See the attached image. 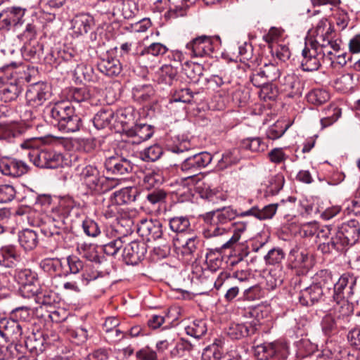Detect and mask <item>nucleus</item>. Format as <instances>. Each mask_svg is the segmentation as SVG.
<instances>
[{
  "label": "nucleus",
  "mask_w": 360,
  "mask_h": 360,
  "mask_svg": "<svg viewBox=\"0 0 360 360\" xmlns=\"http://www.w3.org/2000/svg\"><path fill=\"white\" fill-rule=\"evenodd\" d=\"M37 32L36 26L33 23H27L22 32L18 35V38L24 44H30L32 40L36 39Z\"/></svg>",
  "instance_id": "nucleus-57"
},
{
  "label": "nucleus",
  "mask_w": 360,
  "mask_h": 360,
  "mask_svg": "<svg viewBox=\"0 0 360 360\" xmlns=\"http://www.w3.org/2000/svg\"><path fill=\"white\" fill-rule=\"evenodd\" d=\"M168 51L166 46L161 43H152L148 46L144 48L140 53L141 56L151 55L153 56H163Z\"/></svg>",
  "instance_id": "nucleus-52"
},
{
  "label": "nucleus",
  "mask_w": 360,
  "mask_h": 360,
  "mask_svg": "<svg viewBox=\"0 0 360 360\" xmlns=\"http://www.w3.org/2000/svg\"><path fill=\"white\" fill-rule=\"evenodd\" d=\"M201 240L197 236H193L187 239L185 244L181 247V254L188 257V259L195 258L198 256V252L200 250Z\"/></svg>",
  "instance_id": "nucleus-38"
},
{
  "label": "nucleus",
  "mask_w": 360,
  "mask_h": 360,
  "mask_svg": "<svg viewBox=\"0 0 360 360\" xmlns=\"http://www.w3.org/2000/svg\"><path fill=\"white\" fill-rule=\"evenodd\" d=\"M22 342L25 344V347L30 353L36 355L44 351L46 346V339L41 331H32L25 335Z\"/></svg>",
  "instance_id": "nucleus-17"
},
{
  "label": "nucleus",
  "mask_w": 360,
  "mask_h": 360,
  "mask_svg": "<svg viewBox=\"0 0 360 360\" xmlns=\"http://www.w3.org/2000/svg\"><path fill=\"white\" fill-rule=\"evenodd\" d=\"M277 209L278 204L276 203L269 204L262 209H259L258 206H252L246 210L225 207L213 212L210 215L212 217L214 222H219L220 224L224 225L237 217H245L252 216L260 221L269 219L275 215Z\"/></svg>",
  "instance_id": "nucleus-2"
},
{
  "label": "nucleus",
  "mask_w": 360,
  "mask_h": 360,
  "mask_svg": "<svg viewBox=\"0 0 360 360\" xmlns=\"http://www.w3.org/2000/svg\"><path fill=\"white\" fill-rule=\"evenodd\" d=\"M285 182L284 176L282 174H277L269 178L265 193L266 195H274L277 194L283 188Z\"/></svg>",
  "instance_id": "nucleus-42"
},
{
  "label": "nucleus",
  "mask_w": 360,
  "mask_h": 360,
  "mask_svg": "<svg viewBox=\"0 0 360 360\" xmlns=\"http://www.w3.org/2000/svg\"><path fill=\"white\" fill-rule=\"evenodd\" d=\"M172 4L174 5V8H170L167 13L165 17L169 19H175L180 16H184L186 13V2L184 0H168Z\"/></svg>",
  "instance_id": "nucleus-50"
},
{
  "label": "nucleus",
  "mask_w": 360,
  "mask_h": 360,
  "mask_svg": "<svg viewBox=\"0 0 360 360\" xmlns=\"http://www.w3.org/2000/svg\"><path fill=\"white\" fill-rule=\"evenodd\" d=\"M206 226L204 228L202 234L205 238H210L224 235L226 230L222 227L219 222H214L212 217L207 214L205 217Z\"/></svg>",
  "instance_id": "nucleus-33"
},
{
  "label": "nucleus",
  "mask_w": 360,
  "mask_h": 360,
  "mask_svg": "<svg viewBox=\"0 0 360 360\" xmlns=\"http://www.w3.org/2000/svg\"><path fill=\"white\" fill-rule=\"evenodd\" d=\"M74 144L79 150L85 153L93 151L96 146V141L93 138H79L74 141Z\"/></svg>",
  "instance_id": "nucleus-58"
},
{
  "label": "nucleus",
  "mask_w": 360,
  "mask_h": 360,
  "mask_svg": "<svg viewBox=\"0 0 360 360\" xmlns=\"http://www.w3.org/2000/svg\"><path fill=\"white\" fill-rule=\"evenodd\" d=\"M183 70L191 82L197 83L203 74V67L198 63L186 62L183 65Z\"/></svg>",
  "instance_id": "nucleus-39"
},
{
  "label": "nucleus",
  "mask_w": 360,
  "mask_h": 360,
  "mask_svg": "<svg viewBox=\"0 0 360 360\" xmlns=\"http://www.w3.org/2000/svg\"><path fill=\"white\" fill-rule=\"evenodd\" d=\"M185 331L190 336L200 338L205 335L207 331V321L204 319L194 320L185 327Z\"/></svg>",
  "instance_id": "nucleus-34"
},
{
  "label": "nucleus",
  "mask_w": 360,
  "mask_h": 360,
  "mask_svg": "<svg viewBox=\"0 0 360 360\" xmlns=\"http://www.w3.org/2000/svg\"><path fill=\"white\" fill-rule=\"evenodd\" d=\"M115 112L112 109H102L94 116L93 123L97 129L114 127Z\"/></svg>",
  "instance_id": "nucleus-30"
},
{
  "label": "nucleus",
  "mask_w": 360,
  "mask_h": 360,
  "mask_svg": "<svg viewBox=\"0 0 360 360\" xmlns=\"http://www.w3.org/2000/svg\"><path fill=\"white\" fill-rule=\"evenodd\" d=\"M9 318L20 323H25L31 318L30 309L27 307H17L12 310Z\"/></svg>",
  "instance_id": "nucleus-53"
},
{
  "label": "nucleus",
  "mask_w": 360,
  "mask_h": 360,
  "mask_svg": "<svg viewBox=\"0 0 360 360\" xmlns=\"http://www.w3.org/2000/svg\"><path fill=\"white\" fill-rule=\"evenodd\" d=\"M137 233L146 241L155 240L162 236V226L158 220L142 219L137 225Z\"/></svg>",
  "instance_id": "nucleus-14"
},
{
  "label": "nucleus",
  "mask_w": 360,
  "mask_h": 360,
  "mask_svg": "<svg viewBox=\"0 0 360 360\" xmlns=\"http://www.w3.org/2000/svg\"><path fill=\"white\" fill-rule=\"evenodd\" d=\"M284 258L285 253L283 250L279 248L270 250L264 257L266 263L271 265L281 263Z\"/></svg>",
  "instance_id": "nucleus-56"
},
{
  "label": "nucleus",
  "mask_w": 360,
  "mask_h": 360,
  "mask_svg": "<svg viewBox=\"0 0 360 360\" xmlns=\"http://www.w3.org/2000/svg\"><path fill=\"white\" fill-rule=\"evenodd\" d=\"M54 120L53 124L64 133H72L79 130L82 120L75 113V110L68 102L56 103L49 112Z\"/></svg>",
  "instance_id": "nucleus-5"
},
{
  "label": "nucleus",
  "mask_w": 360,
  "mask_h": 360,
  "mask_svg": "<svg viewBox=\"0 0 360 360\" xmlns=\"http://www.w3.org/2000/svg\"><path fill=\"white\" fill-rule=\"evenodd\" d=\"M214 41H220L219 37L214 38L202 35L198 37L186 44V49L191 51L193 57L205 58L210 57L214 50Z\"/></svg>",
  "instance_id": "nucleus-9"
},
{
  "label": "nucleus",
  "mask_w": 360,
  "mask_h": 360,
  "mask_svg": "<svg viewBox=\"0 0 360 360\" xmlns=\"http://www.w3.org/2000/svg\"><path fill=\"white\" fill-rule=\"evenodd\" d=\"M20 260V255L15 246L6 245L0 248V266L13 268Z\"/></svg>",
  "instance_id": "nucleus-25"
},
{
  "label": "nucleus",
  "mask_w": 360,
  "mask_h": 360,
  "mask_svg": "<svg viewBox=\"0 0 360 360\" xmlns=\"http://www.w3.org/2000/svg\"><path fill=\"white\" fill-rule=\"evenodd\" d=\"M21 87L16 83H6L3 77H0V98L5 103L16 100L21 93Z\"/></svg>",
  "instance_id": "nucleus-28"
},
{
  "label": "nucleus",
  "mask_w": 360,
  "mask_h": 360,
  "mask_svg": "<svg viewBox=\"0 0 360 360\" xmlns=\"http://www.w3.org/2000/svg\"><path fill=\"white\" fill-rule=\"evenodd\" d=\"M94 18L86 13L76 15L72 20V29L75 34L82 35L87 33L94 25Z\"/></svg>",
  "instance_id": "nucleus-27"
},
{
  "label": "nucleus",
  "mask_w": 360,
  "mask_h": 360,
  "mask_svg": "<svg viewBox=\"0 0 360 360\" xmlns=\"http://www.w3.org/2000/svg\"><path fill=\"white\" fill-rule=\"evenodd\" d=\"M15 195L14 187L9 184L0 185V202H11Z\"/></svg>",
  "instance_id": "nucleus-62"
},
{
  "label": "nucleus",
  "mask_w": 360,
  "mask_h": 360,
  "mask_svg": "<svg viewBox=\"0 0 360 360\" xmlns=\"http://www.w3.org/2000/svg\"><path fill=\"white\" fill-rule=\"evenodd\" d=\"M18 241L26 251L34 249L38 244V236L35 231L26 229L19 232Z\"/></svg>",
  "instance_id": "nucleus-31"
},
{
  "label": "nucleus",
  "mask_w": 360,
  "mask_h": 360,
  "mask_svg": "<svg viewBox=\"0 0 360 360\" xmlns=\"http://www.w3.org/2000/svg\"><path fill=\"white\" fill-rule=\"evenodd\" d=\"M221 358L222 347L216 342L206 347L202 354V360H221Z\"/></svg>",
  "instance_id": "nucleus-46"
},
{
  "label": "nucleus",
  "mask_w": 360,
  "mask_h": 360,
  "mask_svg": "<svg viewBox=\"0 0 360 360\" xmlns=\"http://www.w3.org/2000/svg\"><path fill=\"white\" fill-rule=\"evenodd\" d=\"M134 123V117L129 109L120 110L115 113L114 127L120 125L123 130L128 131L129 125Z\"/></svg>",
  "instance_id": "nucleus-37"
},
{
  "label": "nucleus",
  "mask_w": 360,
  "mask_h": 360,
  "mask_svg": "<svg viewBox=\"0 0 360 360\" xmlns=\"http://www.w3.org/2000/svg\"><path fill=\"white\" fill-rule=\"evenodd\" d=\"M136 357L139 360H158L156 352L148 346H146L136 352Z\"/></svg>",
  "instance_id": "nucleus-64"
},
{
  "label": "nucleus",
  "mask_w": 360,
  "mask_h": 360,
  "mask_svg": "<svg viewBox=\"0 0 360 360\" xmlns=\"http://www.w3.org/2000/svg\"><path fill=\"white\" fill-rule=\"evenodd\" d=\"M20 134V130L15 125H1L0 139L11 142L13 139Z\"/></svg>",
  "instance_id": "nucleus-59"
},
{
  "label": "nucleus",
  "mask_w": 360,
  "mask_h": 360,
  "mask_svg": "<svg viewBox=\"0 0 360 360\" xmlns=\"http://www.w3.org/2000/svg\"><path fill=\"white\" fill-rule=\"evenodd\" d=\"M359 238L360 224L352 219L342 224L330 241L321 243L319 249L323 253H329L333 250L342 251L347 246L355 244Z\"/></svg>",
  "instance_id": "nucleus-3"
},
{
  "label": "nucleus",
  "mask_w": 360,
  "mask_h": 360,
  "mask_svg": "<svg viewBox=\"0 0 360 360\" xmlns=\"http://www.w3.org/2000/svg\"><path fill=\"white\" fill-rule=\"evenodd\" d=\"M283 281V273L281 269H271L266 276V288L271 290L281 285Z\"/></svg>",
  "instance_id": "nucleus-44"
},
{
  "label": "nucleus",
  "mask_w": 360,
  "mask_h": 360,
  "mask_svg": "<svg viewBox=\"0 0 360 360\" xmlns=\"http://www.w3.org/2000/svg\"><path fill=\"white\" fill-rule=\"evenodd\" d=\"M323 296V290L313 283L302 290L299 295L300 303L303 306H311L319 302Z\"/></svg>",
  "instance_id": "nucleus-22"
},
{
  "label": "nucleus",
  "mask_w": 360,
  "mask_h": 360,
  "mask_svg": "<svg viewBox=\"0 0 360 360\" xmlns=\"http://www.w3.org/2000/svg\"><path fill=\"white\" fill-rule=\"evenodd\" d=\"M334 280L330 271L323 269L318 271L313 277L314 285H318L321 290H330L334 285Z\"/></svg>",
  "instance_id": "nucleus-35"
},
{
  "label": "nucleus",
  "mask_w": 360,
  "mask_h": 360,
  "mask_svg": "<svg viewBox=\"0 0 360 360\" xmlns=\"http://www.w3.org/2000/svg\"><path fill=\"white\" fill-rule=\"evenodd\" d=\"M280 89L290 96L301 93V84L299 77L293 72L287 73L279 78Z\"/></svg>",
  "instance_id": "nucleus-23"
},
{
  "label": "nucleus",
  "mask_w": 360,
  "mask_h": 360,
  "mask_svg": "<svg viewBox=\"0 0 360 360\" xmlns=\"http://www.w3.org/2000/svg\"><path fill=\"white\" fill-rule=\"evenodd\" d=\"M169 225L175 233L189 232L191 230L190 221L186 217H174L169 219Z\"/></svg>",
  "instance_id": "nucleus-40"
},
{
  "label": "nucleus",
  "mask_w": 360,
  "mask_h": 360,
  "mask_svg": "<svg viewBox=\"0 0 360 360\" xmlns=\"http://www.w3.org/2000/svg\"><path fill=\"white\" fill-rule=\"evenodd\" d=\"M313 7L330 6L335 8L337 24L345 27L349 22V15L346 11L340 8L341 0H310Z\"/></svg>",
  "instance_id": "nucleus-19"
},
{
  "label": "nucleus",
  "mask_w": 360,
  "mask_h": 360,
  "mask_svg": "<svg viewBox=\"0 0 360 360\" xmlns=\"http://www.w3.org/2000/svg\"><path fill=\"white\" fill-rule=\"evenodd\" d=\"M233 225L234 227L233 234L227 242L221 245V249L229 248L233 244L236 243L240 238L241 234L246 231L248 227V222L243 221H238L234 222Z\"/></svg>",
  "instance_id": "nucleus-43"
},
{
  "label": "nucleus",
  "mask_w": 360,
  "mask_h": 360,
  "mask_svg": "<svg viewBox=\"0 0 360 360\" xmlns=\"http://www.w3.org/2000/svg\"><path fill=\"white\" fill-rule=\"evenodd\" d=\"M288 128V125L283 122H277L271 126L267 131V137L270 139L275 140L281 137Z\"/></svg>",
  "instance_id": "nucleus-60"
},
{
  "label": "nucleus",
  "mask_w": 360,
  "mask_h": 360,
  "mask_svg": "<svg viewBox=\"0 0 360 360\" xmlns=\"http://www.w3.org/2000/svg\"><path fill=\"white\" fill-rule=\"evenodd\" d=\"M356 278L349 274H342L336 283L334 282L333 297L337 304H340L341 300H344L343 291L349 286V288L352 286H356Z\"/></svg>",
  "instance_id": "nucleus-21"
},
{
  "label": "nucleus",
  "mask_w": 360,
  "mask_h": 360,
  "mask_svg": "<svg viewBox=\"0 0 360 360\" xmlns=\"http://www.w3.org/2000/svg\"><path fill=\"white\" fill-rule=\"evenodd\" d=\"M162 153V148L159 145L155 144L141 152V157L144 161L155 162L161 157Z\"/></svg>",
  "instance_id": "nucleus-51"
},
{
  "label": "nucleus",
  "mask_w": 360,
  "mask_h": 360,
  "mask_svg": "<svg viewBox=\"0 0 360 360\" xmlns=\"http://www.w3.org/2000/svg\"><path fill=\"white\" fill-rule=\"evenodd\" d=\"M333 29L325 18L319 21L315 28L314 43L322 62L335 66V58L340 51V44L333 39Z\"/></svg>",
  "instance_id": "nucleus-1"
},
{
  "label": "nucleus",
  "mask_w": 360,
  "mask_h": 360,
  "mask_svg": "<svg viewBox=\"0 0 360 360\" xmlns=\"http://www.w3.org/2000/svg\"><path fill=\"white\" fill-rule=\"evenodd\" d=\"M322 332L326 336H331L338 333V318L331 312L326 314L321 319Z\"/></svg>",
  "instance_id": "nucleus-36"
},
{
  "label": "nucleus",
  "mask_w": 360,
  "mask_h": 360,
  "mask_svg": "<svg viewBox=\"0 0 360 360\" xmlns=\"http://www.w3.org/2000/svg\"><path fill=\"white\" fill-rule=\"evenodd\" d=\"M77 174L80 181L89 189L98 192L104 190L103 183L107 179L100 174L96 167L91 165L79 166L77 168Z\"/></svg>",
  "instance_id": "nucleus-8"
},
{
  "label": "nucleus",
  "mask_w": 360,
  "mask_h": 360,
  "mask_svg": "<svg viewBox=\"0 0 360 360\" xmlns=\"http://www.w3.org/2000/svg\"><path fill=\"white\" fill-rule=\"evenodd\" d=\"M260 69L269 83L273 82L281 77L279 68L273 63L265 64Z\"/></svg>",
  "instance_id": "nucleus-55"
},
{
  "label": "nucleus",
  "mask_w": 360,
  "mask_h": 360,
  "mask_svg": "<svg viewBox=\"0 0 360 360\" xmlns=\"http://www.w3.org/2000/svg\"><path fill=\"white\" fill-rule=\"evenodd\" d=\"M98 70L108 77H116L122 71V65L120 60L112 57L102 58L97 64Z\"/></svg>",
  "instance_id": "nucleus-26"
},
{
  "label": "nucleus",
  "mask_w": 360,
  "mask_h": 360,
  "mask_svg": "<svg viewBox=\"0 0 360 360\" xmlns=\"http://www.w3.org/2000/svg\"><path fill=\"white\" fill-rule=\"evenodd\" d=\"M288 260L291 267L294 269H308L311 266L307 252L298 247L290 250Z\"/></svg>",
  "instance_id": "nucleus-24"
},
{
  "label": "nucleus",
  "mask_w": 360,
  "mask_h": 360,
  "mask_svg": "<svg viewBox=\"0 0 360 360\" xmlns=\"http://www.w3.org/2000/svg\"><path fill=\"white\" fill-rule=\"evenodd\" d=\"M49 96V88L43 82H37L30 85L26 92V100L28 105L32 107L41 105Z\"/></svg>",
  "instance_id": "nucleus-15"
},
{
  "label": "nucleus",
  "mask_w": 360,
  "mask_h": 360,
  "mask_svg": "<svg viewBox=\"0 0 360 360\" xmlns=\"http://www.w3.org/2000/svg\"><path fill=\"white\" fill-rule=\"evenodd\" d=\"M74 57L73 54L70 52L66 51L65 50L54 51L51 50V52L46 56V60L49 63H60V58L63 60H70Z\"/></svg>",
  "instance_id": "nucleus-54"
},
{
  "label": "nucleus",
  "mask_w": 360,
  "mask_h": 360,
  "mask_svg": "<svg viewBox=\"0 0 360 360\" xmlns=\"http://www.w3.org/2000/svg\"><path fill=\"white\" fill-rule=\"evenodd\" d=\"M195 189L203 198L212 200L218 191L213 187L211 181L208 179L202 181H197Z\"/></svg>",
  "instance_id": "nucleus-41"
},
{
  "label": "nucleus",
  "mask_w": 360,
  "mask_h": 360,
  "mask_svg": "<svg viewBox=\"0 0 360 360\" xmlns=\"http://www.w3.org/2000/svg\"><path fill=\"white\" fill-rule=\"evenodd\" d=\"M18 283L21 285L20 291L22 296L30 297L37 296L39 300L41 292H39V281L28 269L20 270L17 275Z\"/></svg>",
  "instance_id": "nucleus-11"
},
{
  "label": "nucleus",
  "mask_w": 360,
  "mask_h": 360,
  "mask_svg": "<svg viewBox=\"0 0 360 360\" xmlns=\"http://www.w3.org/2000/svg\"><path fill=\"white\" fill-rule=\"evenodd\" d=\"M153 129L150 125L139 124L129 129L127 135L134 139L132 143H139L149 139L153 136Z\"/></svg>",
  "instance_id": "nucleus-29"
},
{
  "label": "nucleus",
  "mask_w": 360,
  "mask_h": 360,
  "mask_svg": "<svg viewBox=\"0 0 360 360\" xmlns=\"http://www.w3.org/2000/svg\"><path fill=\"white\" fill-rule=\"evenodd\" d=\"M27 170L28 166L22 160L10 157H4L0 160V171L4 175L18 177Z\"/></svg>",
  "instance_id": "nucleus-16"
},
{
  "label": "nucleus",
  "mask_w": 360,
  "mask_h": 360,
  "mask_svg": "<svg viewBox=\"0 0 360 360\" xmlns=\"http://www.w3.org/2000/svg\"><path fill=\"white\" fill-rule=\"evenodd\" d=\"M282 345L278 343H265L254 347V354L259 360H268L271 358H280Z\"/></svg>",
  "instance_id": "nucleus-20"
},
{
  "label": "nucleus",
  "mask_w": 360,
  "mask_h": 360,
  "mask_svg": "<svg viewBox=\"0 0 360 360\" xmlns=\"http://www.w3.org/2000/svg\"><path fill=\"white\" fill-rule=\"evenodd\" d=\"M330 98L329 94L326 90L315 89L311 90L307 95V100L309 103L321 105Z\"/></svg>",
  "instance_id": "nucleus-45"
},
{
  "label": "nucleus",
  "mask_w": 360,
  "mask_h": 360,
  "mask_svg": "<svg viewBox=\"0 0 360 360\" xmlns=\"http://www.w3.org/2000/svg\"><path fill=\"white\" fill-rule=\"evenodd\" d=\"M302 55L303 58L301 61V67L304 71L309 72L319 69L322 58L319 56V52L314 41L309 40L305 42Z\"/></svg>",
  "instance_id": "nucleus-12"
},
{
  "label": "nucleus",
  "mask_w": 360,
  "mask_h": 360,
  "mask_svg": "<svg viewBox=\"0 0 360 360\" xmlns=\"http://www.w3.org/2000/svg\"><path fill=\"white\" fill-rule=\"evenodd\" d=\"M146 252L147 245L144 242L134 240L124 247L122 257L126 264L136 265L144 259Z\"/></svg>",
  "instance_id": "nucleus-13"
},
{
  "label": "nucleus",
  "mask_w": 360,
  "mask_h": 360,
  "mask_svg": "<svg viewBox=\"0 0 360 360\" xmlns=\"http://www.w3.org/2000/svg\"><path fill=\"white\" fill-rule=\"evenodd\" d=\"M241 146L244 149L252 152H262L267 147L266 144L259 137L248 138L243 140Z\"/></svg>",
  "instance_id": "nucleus-48"
},
{
  "label": "nucleus",
  "mask_w": 360,
  "mask_h": 360,
  "mask_svg": "<svg viewBox=\"0 0 360 360\" xmlns=\"http://www.w3.org/2000/svg\"><path fill=\"white\" fill-rule=\"evenodd\" d=\"M246 314L251 317L255 316L250 321L243 323H233L228 328L227 334L231 339L239 340L253 335L257 330L260 315L263 318L268 314L267 310H262L260 308L250 309Z\"/></svg>",
  "instance_id": "nucleus-6"
},
{
  "label": "nucleus",
  "mask_w": 360,
  "mask_h": 360,
  "mask_svg": "<svg viewBox=\"0 0 360 360\" xmlns=\"http://www.w3.org/2000/svg\"><path fill=\"white\" fill-rule=\"evenodd\" d=\"M82 228L84 232L89 236L96 237L101 233L98 224L91 219H86L83 221Z\"/></svg>",
  "instance_id": "nucleus-63"
},
{
  "label": "nucleus",
  "mask_w": 360,
  "mask_h": 360,
  "mask_svg": "<svg viewBox=\"0 0 360 360\" xmlns=\"http://www.w3.org/2000/svg\"><path fill=\"white\" fill-rule=\"evenodd\" d=\"M105 167L108 172H111L115 175H123L131 172L133 165L129 160L124 158L112 156L105 160Z\"/></svg>",
  "instance_id": "nucleus-18"
},
{
  "label": "nucleus",
  "mask_w": 360,
  "mask_h": 360,
  "mask_svg": "<svg viewBox=\"0 0 360 360\" xmlns=\"http://www.w3.org/2000/svg\"><path fill=\"white\" fill-rule=\"evenodd\" d=\"M180 169L187 175L184 177V179L191 181H195L196 178L195 173L199 170L191 156L187 158L181 164Z\"/></svg>",
  "instance_id": "nucleus-49"
},
{
  "label": "nucleus",
  "mask_w": 360,
  "mask_h": 360,
  "mask_svg": "<svg viewBox=\"0 0 360 360\" xmlns=\"http://www.w3.org/2000/svg\"><path fill=\"white\" fill-rule=\"evenodd\" d=\"M137 194L138 191L136 187H125L113 193L112 200L118 205L127 204L134 202Z\"/></svg>",
  "instance_id": "nucleus-32"
},
{
  "label": "nucleus",
  "mask_w": 360,
  "mask_h": 360,
  "mask_svg": "<svg viewBox=\"0 0 360 360\" xmlns=\"http://www.w3.org/2000/svg\"><path fill=\"white\" fill-rule=\"evenodd\" d=\"M39 141L34 138L28 139L20 143L22 149H30L28 153L30 160L41 168L54 169L62 165L63 155L62 153L51 149L38 150Z\"/></svg>",
  "instance_id": "nucleus-4"
},
{
  "label": "nucleus",
  "mask_w": 360,
  "mask_h": 360,
  "mask_svg": "<svg viewBox=\"0 0 360 360\" xmlns=\"http://www.w3.org/2000/svg\"><path fill=\"white\" fill-rule=\"evenodd\" d=\"M25 9L20 7H12L0 13V30L8 31L16 29L24 23Z\"/></svg>",
  "instance_id": "nucleus-10"
},
{
  "label": "nucleus",
  "mask_w": 360,
  "mask_h": 360,
  "mask_svg": "<svg viewBox=\"0 0 360 360\" xmlns=\"http://www.w3.org/2000/svg\"><path fill=\"white\" fill-rule=\"evenodd\" d=\"M27 327L25 323H20L18 321L4 318L0 320V334L7 341L14 344V348L18 351V347H22L23 338L26 333Z\"/></svg>",
  "instance_id": "nucleus-7"
},
{
  "label": "nucleus",
  "mask_w": 360,
  "mask_h": 360,
  "mask_svg": "<svg viewBox=\"0 0 360 360\" xmlns=\"http://www.w3.org/2000/svg\"><path fill=\"white\" fill-rule=\"evenodd\" d=\"M123 245L124 242L119 237L103 245V250L105 255L115 257Z\"/></svg>",
  "instance_id": "nucleus-61"
},
{
  "label": "nucleus",
  "mask_w": 360,
  "mask_h": 360,
  "mask_svg": "<svg viewBox=\"0 0 360 360\" xmlns=\"http://www.w3.org/2000/svg\"><path fill=\"white\" fill-rule=\"evenodd\" d=\"M205 262L210 271L214 272L219 269L222 264V258L219 250H216L215 252L213 250H209L206 254Z\"/></svg>",
  "instance_id": "nucleus-47"
}]
</instances>
